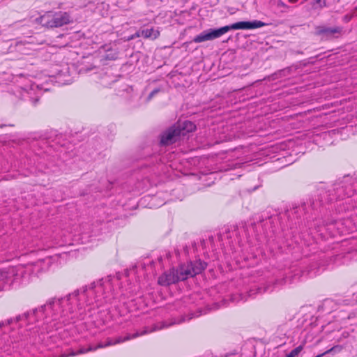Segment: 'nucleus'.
<instances>
[{"instance_id": "nucleus-5", "label": "nucleus", "mask_w": 357, "mask_h": 357, "mask_svg": "<svg viewBox=\"0 0 357 357\" xmlns=\"http://www.w3.org/2000/svg\"><path fill=\"white\" fill-rule=\"evenodd\" d=\"M71 17L67 12H46L36 19V22L49 28L61 27L71 22Z\"/></svg>"}, {"instance_id": "nucleus-11", "label": "nucleus", "mask_w": 357, "mask_h": 357, "mask_svg": "<svg viewBox=\"0 0 357 357\" xmlns=\"http://www.w3.org/2000/svg\"><path fill=\"white\" fill-rule=\"evenodd\" d=\"M342 28L340 26L328 27L319 26L316 28V33L326 39H331L337 37V34L342 33Z\"/></svg>"}, {"instance_id": "nucleus-15", "label": "nucleus", "mask_w": 357, "mask_h": 357, "mask_svg": "<svg viewBox=\"0 0 357 357\" xmlns=\"http://www.w3.org/2000/svg\"><path fill=\"white\" fill-rule=\"evenodd\" d=\"M342 349H343L342 346L335 345V346L331 347V349L326 350L324 353L316 356L315 357H323L324 356H325L326 354L335 355L336 354L340 353L342 350Z\"/></svg>"}, {"instance_id": "nucleus-9", "label": "nucleus", "mask_w": 357, "mask_h": 357, "mask_svg": "<svg viewBox=\"0 0 357 357\" xmlns=\"http://www.w3.org/2000/svg\"><path fill=\"white\" fill-rule=\"evenodd\" d=\"M225 29L222 27L217 29H208L202 32L193 38V42L199 43L207 40L218 38L224 34Z\"/></svg>"}, {"instance_id": "nucleus-26", "label": "nucleus", "mask_w": 357, "mask_h": 357, "mask_svg": "<svg viewBox=\"0 0 357 357\" xmlns=\"http://www.w3.org/2000/svg\"><path fill=\"white\" fill-rule=\"evenodd\" d=\"M87 6V3H84L83 4V6Z\"/></svg>"}, {"instance_id": "nucleus-13", "label": "nucleus", "mask_w": 357, "mask_h": 357, "mask_svg": "<svg viewBox=\"0 0 357 357\" xmlns=\"http://www.w3.org/2000/svg\"><path fill=\"white\" fill-rule=\"evenodd\" d=\"M174 125L176 126V128L179 129L180 136H185L187 133L194 131L196 128L195 125L190 121H184Z\"/></svg>"}, {"instance_id": "nucleus-20", "label": "nucleus", "mask_w": 357, "mask_h": 357, "mask_svg": "<svg viewBox=\"0 0 357 357\" xmlns=\"http://www.w3.org/2000/svg\"><path fill=\"white\" fill-rule=\"evenodd\" d=\"M241 299H242V297H241V295H238V296L233 295L231 296V300H232L233 302H238V301H239Z\"/></svg>"}, {"instance_id": "nucleus-4", "label": "nucleus", "mask_w": 357, "mask_h": 357, "mask_svg": "<svg viewBox=\"0 0 357 357\" xmlns=\"http://www.w3.org/2000/svg\"><path fill=\"white\" fill-rule=\"evenodd\" d=\"M43 262V260H40L33 264L19 265L0 271V287L3 288L5 284H11L14 282L28 281L31 275L39 273Z\"/></svg>"}, {"instance_id": "nucleus-12", "label": "nucleus", "mask_w": 357, "mask_h": 357, "mask_svg": "<svg viewBox=\"0 0 357 357\" xmlns=\"http://www.w3.org/2000/svg\"><path fill=\"white\" fill-rule=\"evenodd\" d=\"M100 53H104L102 56L103 60L112 61L118 58L119 51L117 48L111 44H107L102 46L100 49Z\"/></svg>"}, {"instance_id": "nucleus-16", "label": "nucleus", "mask_w": 357, "mask_h": 357, "mask_svg": "<svg viewBox=\"0 0 357 357\" xmlns=\"http://www.w3.org/2000/svg\"><path fill=\"white\" fill-rule=\"evenodd\" d=\"M302 350L303 347L300 345L291 350L290 353L286 356V357H298V354L301 352Z\"/></svg>"}, {"instance_id": "nucleus-2", "label": "nucleus", "mask_w": 357, "mask_h": 357, "mask_svg": "<svg viewBox=\"0 0 357 357\" xmlns=\"http://www.w3.org/2000/svg\"><path fill=\"white\" fill-rule=\"evenodd\" d=\"M354 192L352 178L349 176L344 177L343 180L330 187L326 186L324 183H320L317 189L318 200L313 201L311 206L315 208L324 202L351 197Z\"/></svg>"}, {"instance_id": "nucleus-7", "label": "nucleus", "mask_w": 357, "mask_h": 357, "mask_svg": "<svg viewBox=\"0 0 357 357\" xmlns=\"http://www.w3.org/2000/svg\"><path fill=\"white\" fill-rule=\"evenodd\" d=\"M266 25V23L259 21V20H254L252 22H238L236 23H234L230 25L222 26V29H225L224 34L226 33L227 31L232 30V29H254L260 28L262 26H264Z\"/></svg>"}, {"instance_id": "nucleus-10", "label": "nucleus", "mask_w": 357, "mask_h": 357, "mask_svg": "<svg viewBox=\"0 0 357 357\" xmlns=\"http://www.w3.org/2000/svg\"><path fill=\"white\" fill-rule=\"evenodd\" d=\"M321 222L320 220H316L313 222L314 229L316 230L320 235L323 237L326 236V234L324 233V231L328 232V234L332 236H335V233L333 231L334 228L337 227L340 222L335 221V222H332L330 224L319 225Z\"/></svg>"}, {"instance_id": "nucleus-17", "label": "nucleus", "mask_w": 357, "mask_h": 357, "mask_svg": "<svg viewBox=\"0 0 357 357\" xmlns=\"http://www.w3.org/2000/svg\"><path fill=\"white\" fill-rule=\"evenodd\" d=\"M161 91V89L160 88H156L155 89H153L150 93L149 95L148 96V98H147V100L149 101L151 100L156 94H158L160 91Z\"/></svg>"}, {"instance_id": "nucleus-6", "label": "nucleus", "mask_w": 357, "mask_h": 357, "mask_svg": "<svg viewBox=\"0 0 357 357\" xmlns=\"http://www.w3.org/2000/svg\"><path fill=\"white\" fill-rule=\"evenodd\" d=\"M17 96L23 100H29L36 105L42 94L41 89L31 81L24 79L22 85L15 91Z\"/></svg>"}, {"instance_id": "nucleus-21", "label": "nucleus", "mask_w": 357, "mask_h": 357, "mask_svg": "<svg viewBox=\"0 0 357 357\" xmlns=\"http://www.w3.org/2000/svg\"><path fill=\"white\" fill-rule=\"evenodd\" d=\"M316 2L319 4L320 8H323L326 6L325 0H316Z\"/></svg>"}, {"instance_id": "nucleus-18", "label": "nucleus", "mask_w": 357, "mask_h": 357, "mask_svg": "<svg viewBox=\"0 0 357 357\" xmlns=\"http://www.w3.org/2000/svg\"><path fill=\"white\" fill-rule=\"evenodd\" d=\"M142 37L141 31H137L135 34L128 36V38L125 40L126 41H130L134 40L136 38Z\"/></svg>"}, {"instance_id": "nucleus-8", "label": "nucleus", "mask_w": 357, "mask_h": 357, "mask_svg": "<svg viewBox=\"0 0 357 357\" xmlns=\"http://www.w3.org/2000/svg\"><path fill=\"white\" fill-rule=\"evenodd\" d=\"M180 137V130L174 125L161 134L160 143L162 146L170 145L177 142Z\"/></svg>"}, {"instance_id": "nucleus-3", "label": "nucleus", "mask_w": 357, "mask_h": 357, "mask_svg": "<svg viewBox=\"0 0 357 357\" xmlns=\"http://www.w3.org/2000/svg\"><path fill=\"white\" fill-rule=\"evenodd\" d=\"M206 267V264L199 259L190 261L186 264L181 265L176 270L172 268L165 272L158 278V282L162 286H169L201 273Z\"/></svg>"}, {"instance_id": "nucleus-23", "label": "nucleus", "mask_w": 357, "mask_h": 357, "mask_svg": "<svg viewBox=\"0 0 357 357\" xmlns=\"http://www.w3.org/2000/svg\"><path fill=\"white\" fill-rule=\"evenodd\" d=\"M278 7H284V8H287V6L285 3H284L283 2H282V1L278 2Z\"/></svg>"}, {"instance_id": "nucleus-1", "label": "nucleus", "mask_w": 357, "mask_h": 357, "mask_svg": "<svg viewBox=\"0 0 357 357\" xmlns=\"http://www.w3.org/2000/svg\"><path fill=\"white\" fill-rule=\"evenodd\" d=\"M112 276L109 275L89 286L74 291L64 298H51L38 308L32 309L14 318L0 321V330L6 332L7 328L13 324L26 322L33 324L43 321L52 324L50 327L56 329L73 320L77 312L96 302L100 301L101 297L112 290Z\"/></svg>"}, {"instance_id": "nucleus-19", "label": "nucleus", "mask_w": 357, "mask_h": 357, "mask_svg": "<svg viewBox=\"0 0 357 357\" xmlns=\"http://www.w3.org/2000/svg\"><path fill=\"white\" fill-rule=\"evenodd\" d=\"M206 312L204 311V314H205ZM203 314L202 311V310H199V312H196V313H192L190 314V317H188V320H190L191 319H192L193 317H199L200 315H202Z\"/></svg>"}, {"instance_id": "nucleus-22", "label": "nucleus", "mask_w": 357, "mask_h": 357, "mask_svg": "<svg viewBox=\"0 0 357 357\" xmlns=\"http://www.w3.org/2000/svg\"><path fill=\"white\" fill-rule=\"evenodd\" d=\"M258 291H259V293H264V292H266V291H271L269 289V287H264V289L262 288H258Z\"/></svg>"}, {"instance_id": "nucleus-14", "label": "nucleus", "mask_w": 357, "mask_h": 357, "mask_svg": "<svg viewBox=\"0 0 357 357\" xmlns=\"http://www.w3.org/2000/svg\"><path fill=\"white\" fill-rule=\"evenodd\" d=\"M140 31L142 37L146 39L155 40L160 36L159 30L154 28L144 29Z\"/></svg>"}, {"instance_id": "nucleus-24", "label": "nucleus", "mask_w": 357, "mask_h": 357, "mask_svg": "<svg viewBox=\"0 0 357 357\" xmlns=\"http://www.w3.org/2000/svg\"><path fill=\"white\" fill-rule=\"evenodd\" d=\"M26 340V337H21L20 340H14L13 341H12V343H13V342H17L22 341V340Z\"/></svg>"}, {"instance_id": "nucleus-25", "label": "nucleus", "mask_w": 357, "mask_h": 357, "mask_svg": "<svg viewBox=\"0 0 357 357\" xmlns=\"http://www.w3.org/2000/svg\"><path fill=\"white\" fill-rule=\"evenodd\" d=\"M301 208H303V206H301V207H298V208H296L294 209V213H297L298 210H301Z\"/></svg>"}]
</instances>
